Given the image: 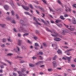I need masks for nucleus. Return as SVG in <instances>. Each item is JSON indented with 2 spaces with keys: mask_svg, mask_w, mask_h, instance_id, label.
Wrapping results in <instances>:
<instances>
[{
  "mask_svg": "<svg viewBox=\"0 0 76 76\" xmlns=\"http://www.w3.org/2000/svg\"><path fill=\"white\" fill-rule=\"evenodd\" d=\"M43 63V61H39L37 63H36L35 64L36 65H38V64H41V63Z\"/></svg>",
  "mask_w": 76,
  "mask_h": 76,
  "instance_id": "1a4fd4ad",
  "label": "nucleus"
},
{
  "mask_svg": "<svg viewBox=\"0 0 76 76\" xmlns=\"http://www.w3.org/2000/svg\"><path fill=\"white\" fill-rule=\"evenodd\" d=\"M22 6L23 7V9L26 10H28L29 9V8L28 7H25L23 5H22Z\"/></svg>",
  "mask_w": 76,
  "mask_h": 76,
  "instance_id": "f03ea898",
  "label": "nucleus"
},
{
  "mask_svg": "<svg viewBox=\"0 0 76 76\" xmlns=\"http://www.w3.org/2000/svg\"><path fill=\"white\" fill-rule=\"evenodd\" d=\"M72 23H74V24H76V20L74 18H72Z\"/></svg>",
  "mask_w": 76,
  "mask_h": 76,
  "instance_id": "20e7f679",
  "label": "nucleus"
},
{
  "mask_svg": "<svg viewBox=\"0 0 76 76\" xmlns=\"http://www.w3.org/2000/svg\"><path fill=\"white\" fill-rule=\"evenodd\" d=\"M27 42H28V43H29V44H32V42L30 41L29 40H28Z\"/></svg>",
  "mask_w": 76,
  "mask_h": 76,
  "instance_id": "72a5a7b5",
  "label": "nucleus"
},
{
  "mask_svg": "<svg viewBox=\"0 0 76 76\" xmlns=\"http://www.w3.org/2000/svg\"><path fill=\"white\" fill-rule=\"evenodd\" d=\"M42 1L45 3V4H47V3H46V1H45V0H42Z\"/></svg>",
  "mask_w": 76,
  "mask_h": 76,
  "instance_id": "79ce46f5",
  "label": "nucleus"
},
{
  "mask_svg": "<svg viewBox=\"0 0 76 76\" xmlns=\"http://www.w3.org/2000/svg\"><path fill=\"white\" fill-rule=\"evenodd\" d=\"M39 54H41V55H42L43 54V53H42V52H39Z\"/></svg>",
  "mask_w": 76,
  "mask_h": 76,
  "instance_id": "de8ad7c7",
  "label": "nucleus"
},
{
  "mask_svg": "<svg viewBox=\"0 0 76 76\" xmlns=\"http://www.w3.org/2000/svg\"><path fill=\"white\" fill-rule=\"evenodd\" d=\"M32 58L33 59H36V58H37V57H32Z\"/></svg>",
  "mask_w": 76,
  "mask_h": 76,
  "instance_id": "e2e57ef3",
  "label": "nucleus"
},
{
  "mask_svg": "<svg viewBox=\"0 0 76 76\" xmlns=\"http://www.w3.org/2000/svg\"><path fill=\"white\" fill-rule=\"evenodd\" d=\"M73 7H75V8H76V4H74L73 5Z\"/></svg>",
  "mask_w": 76,
  "mask_h": 76,
  "instance_id": "680f3d73",
  "label": "nucleus"
},
{
  "mask_svg": "<svg viewBox=\"0 0 76 76\" xmlns=\"http://www.w3.org/2000/svg\"><path fill=\"white\" fill-rule=\"evenodd\" d=\"M29 5V6H30V7H31V9H33V7H32V5L30 4Z\"/></svg>",
  "mask_w": 76,
  "mask_h": 76,
  "instance_id": "bb28decb",
  "label": "nucleus"
},
{
  "mask_svg": "<svg viewBox=\"0 0 76 76\" xmlns=\"http://www.w3.org/2000/svg\"><path fill=\"white\" fill-rule=\"evenodd\" d=\"M4 9H5L6 10H8V7L7 5H5L4 6Z\"/></svg>",
  "mask_w": 76,
  "mask_h": 76,
  "instance_id": "9d476101",
  "label": "nucleus"
},
{
  "mask_svg": "<svg viewBox=\"0 0 76 76\" xmlns=\"http://www.w3.org/2000/svg\"><path fill=\"white\" fill-rule=\"evenodd\" d=\"M53 66L54 67H57V64H56V63L55 61H54L53 62Z\"/></svg>",
  "mask_w": 76,
  "mask_h": 76,
  "instance_id": "0eeeda50",
  "label": "nucleus"
},
{
  "mask_svg": "<svg viewBox=\"0 0 76 76\" xmlns=\"http://www.w3.org/2000/svg\"><path fill=\"white\" fill-rule=\"evenodd\" d=\"M60 18L61 19H62V20H64V18H63V16H61Z\"/></svg>",
  "mask_w": 76,
  "mask_h": 76,
  "instance_id": "b1692460",
  "label": "nucleus"
},
{
  "mask_svg": "<svg viewBox=\"0 0 76 76\" xmlns=\"http://www.w3.org/2000/svg\"><path fill=\"white\" fill-rule=\"evenodd\" d=\"M10 3L11 6H12V7H13V6H14V4H13V1H11Z\"/></svg>",
  "mask_w": 76,
  "mask_h": 76,
  "instance_id": "4468645a",
  "label": "nucleus"
},
{
  "mask_svg": "<svg viewBox=\"0 0 76 76\" xmlns=\"http://www.w3.org/2000/svg\"><path fill=\"white\" fill-rule=\"evenodd\" d=\"M58 3L59 4H61V2H60V1L58 0Z\"/></svg>",
  "mask_w": 76,
  "mask_h": 76,
  "instance_id": "09e8293b",
  "label": "nucleus"
},
{
  "mask_svg": "<svg viewBox=\"0 0 76 76\" xmlns=\"http://www.w3.org/2000/svg\"><path fill=\"white\" fill-rule=\"evenodd\" d=\"M12 55H13V54L12 53H9L7 55V56H12Z\"/></svg>",
  "mask_w": 76,
  "mask_h": 76,
  "instance_id": "c9c22d12",
  "label": "nucleus"
},
{
  "mask_svg": "<svg viewBox=\"0 0 76 76\" xmlns=\"http://www.w3.org/2000/svg\"><path fill=\"white\" fill-rule=\"evenodd\" d=\"M65 7L66 8V10H65L66 12L68 11V9H69V12H70V11H71V9H70L69 8V7H66V6H65Z\"/></svg>",
  "mask_w": 76,
  "mask_h": 76,
  "instance_id": "39448f33",
  "label": "nucleus"
},
{
  "mask_svg": "<svg viewBox=\"0 0 76 76\" xmlns=\"http://www.w3.org/2000/svg\"><path fill=\"white\" fill-rule=\"evenodd\" d=\"M39 57L40 60H42L43 59V58L41 56H39Z\"/></svg>",
  "mask_w": 76,
  "mask_h": 76,
  "instance_id": "e433bc0d",
  "label": "nucleus"
},
{
  "mask_svg": "<svg viewBox=\"0 0 76 76\" xmlns=\"http://www.w3.org/2000/svg\"><path fill=\"white\" fill-rule=\"evenodd\" d=\"M16 16L17 17V19H19V16H18V15H16Z\"/></svg>",
  "mask_w": 76,
  "mask_h": 76,
  "instance_id": "774afa93",
  "label": "nucleus"
},
{
  "mask_svg": "<svg viewBox=\"0 0 76 76\" xmlns=\"http://www.w3.org/2000/svg\"><path fill=\"white\" fill-rule=\"evenodd\" d=\"M22 42L21 41H20V40H18V45H20L21 44V42Z\"/></svg>",
  "mask_w": 76,
  "mask_h": 76,
  "instance_id": "2eb2a0df",
  "label": "nucleus"
},
{
  "mask_svg": "<svg viewBox=\"0 0 76 76\" xmlns=\"http://www.w3.org/2000/svg\"><path fill=\"white\" fill-rule=\"evenodd\" d=\"M63 48H68V47L67 46H63Z\"/></svg>",
  "mask_w": 76,
  "mask_h": 76,
  "instance_id": "58836bf2",
  "label": "nucleus"
},
{
  "mask_svg": "<svg viewBox=\"0 0 76 76\" xmlns=\"http://www.w3.org/2000/svg\"><path fill=\"white\" fill-rule=\"evenodd\" d=\"M11 13H12V15H14V14H15V12L13 11H12L11 12Z\"/></svg>",
  "mask_w": 76,
  "mask_h": 76,
  "instance_id": "393cba45",
  "label": "nucleus"
},
{
  "mask_svg": "<svg viewBox=\"0 0 76 76\" xmlns=\"http://www.w3.org/2000/svg\"><path fill=\"white\" fill-rule=\"evenodd\" d=\"M13 75L14 76H16L17 75L16 73H14V72L13 73Z\"/></svg>",
  "mask_w": 76,
  "mask_h": 76,
  "instance_id": "f704fd0d",
  "label": "nucleus"
},
{
  "mask_svg": "<svg viewBox=\"0 0 76 76\" xmlns=\"http://www.w3.org/2000/svg\"><path fill=\"white\" fill-rule=\"evenodd\" d=\"M12 23H16V22H15V20H13L12 21Z\"/></svg>",
  "mask_w": 76,
  "mask_h": 76,
  "instance_id": "603ef678",
  "label": "nucleus"
},
{
  "mask_svg": "<svg viewBox=\"0 0 76 76\" xmlns=\"http://www.w3.org/2000/svg\"><path fill=\"white\" fill-rule=\"evenodd\" d=\"M43 45L44 46V47H47V45H46V44L45 43H43Z\"/></svg>",
  "mask_w": 76,
  "mask_h": 76,
  "instance_id": "7c9ffc66",
  "label": "nucleus"
},
{
  "mask_svg": "<svg viewBox=\"0 0 76 76\" xmlns=\"http://www.w3.org/2000/svg\"><path fill=\"white\" fill-rule=\"evenodd\" d=\"M52 47H55V46L56 47V45H54V44H52Z\"/></svg>",
  "mask_w": 76,
  "mask_h": 76,
  "instance_id": "13d9d810",
  "label": "nucleus"
},
{
  "mask_svg": "<svg viewBox=\"0 0 76 76\" xmlns=\"http://www.w3.org/2000/svg\"><path fill=\"white\" fill-rule=\"evenodd\" d=\"M7 20H10L11 19V18H7Z\"/></svg>",
  "mask_w": 76,
  "mask_h": 76,
  "instance_id": "3c124183",
  "label": "nucleus"
},
{
  "mask_svg": "<svg viewBox=\"0 0 76 76\" xmlns=\"http://www.w3.org/2000/svg\"><path fill=\"white\" fill-rule=\"evenodd\" d=\"M20 28L21 29V30H22V31H23L24 32V31H23V30H24V28H23V27H20Z\"/></svg>",
  "mask_w": 76,
  "mask_h": 76,
  "instance_id": "a19ab883",
  "label": "nucleus"
},
{
  "mask_svg": "<svg viewBox=\"0 0 76 76\" xmlns=\"http://www.w3.org/2000/svg\"><path fill=\"white\" fill-rule=\"evenodd\" d=\"M0 63L1 64H3V65H4V66H6V65H7L6 64L4 63H3L1 62Z\"/></svg>",
  "mask_w": 76,
  "mask_h": 76,
  "instance_id": "412c9836",
  "label": "nucleus"
},
{
  "mask_svg": "<svg viewBox=\"0 0 76 76\" xmlns=\"http://www.w3.org/2000/svg\"><path fill=\"white\" fill-rule=\"evenodd\" d=\"M28 35V34H23V37H25V36H27Z\"/></svg>",
  "mask_w": 76,
  "mask_h": 76,
  "instance_id": "4c0bfd02",
  "label": "nucleus"
},
{
  "mask_svg": "<svg viewBox=\"0 0 76 76\" xmlns=\"http://www.w3.org/2000/svg\"><path fill=\"white\" fill-rule=\"evenodd\" d=\"M55 41H61V39L59 38H55L54 39Z\"/></svg>",
  "mask_w": 76,
  "mask_h": 76,
  "instance_id": "423d86ee",
  "label": "nucleus"
},
{
  "mask_svg": "<svg viewBox=\"0 0 76 76\" xmlns=\"http://www.w3.org/2000/svg\"><path fill=\"white\" fill-rule=\"evenodd\" d=\"M73 49H70L69 50H67L65 51V53H67L68 52H69V51H72Z\"/></svg>",
  "mask_w": 76,
  "mask_h": 76,
  "instance_id": "dca6fc26",
  "label": "nucleus"
},
{
  "mask_svg": "<svg viewBox=\"0 0 76 76\" xmlns=\"http://www.w3.org/2000/svg\"><path fill=\"white\" fill-rule=\"evenodd\" d=\"M64 25L66 27V28H68L69 29V30L71 31H75V29L74 28H69V26L66 25L65 24H64Z\"/></svg>",
  "mask_w": 76,
  "mask_h": 76,
  "instance_id": "f257e3e1",
  "label": "nucleus"
},
{
  "mask_svg": "<svg viewBox=\"0 0 76 76\" xmlns=\"http://www.w3.org/2000/svg\"><path fill=\"white\" fill-rule=\"evenodd\" d=\"M26 71V69H22L21 70L22 72H25Z\"/></svg>",
  "mask_w": 76,
  "mask_h": 76,
  "instance_id": "f3484780",
  "label": "nucleus"
},
{
  "mask_svg": "<svg viewBox=\"0 0 76 76\" xmlns=\"http://www.w3.org/2000/svg\"><path fill=\"white\" fill-rule=\"evenodd\" d=\"M0 26H1L2 27H4V26H5V25L4 24H0Z\"/></svg>",
  "mask_w": 76,
  "mask_h": 76,
  "instance_id": "ea45409f",
  "label": "nucleus"
},
{
  "mask_svg": "<svg viewBox=\"0 0 76 76\" xmlns=\"http://www.w3.org/2000/svg\"><path fill=\"white\" fill-rule=\"evenodd\" d=\"M18 73L19 74V76H22V72H20L19 71H18Z\"/></svg>",
  "mask_w": 76,
  "mask_h": 76,
  "instance_id": "9b49d317",
  "label": "nucleus"
},
{
  "mask_svg": "<svg viewBox=\"0 0 76 76\" xmlns=\"http://www.w3.org/2000/svg\"><path fill=\"white\" fill-rule=\"evenodd\" d=\"M64 16H65V18H66V17H68V15H67V14L65 15H64Z\"/></svg>",
  "mask_w": 76,
  "mask_h": 76,
  "instance_id": "864d4df0",
  "label": "nucleus"
},
{
  "mask_svg": "<svg viewBox=\"0 0 76 76\" xmlns=\"http://www.w3.org/2000/svg\"><path fill=\"white\" fill-rule=\"evenodd\" d=\"M6 39H3V42H6Z\"/></svg>",
  "mask_w": 76,
  "mask_h": 76,
  "instance_id": "473e14b6",
  "label": "nucleus"
},
{
  "mask_svg": "<svg viewBox=\"0 0 76 76\" xmlns=\"http://www.w3.org/2000/svg\"><path fill=\"white\" fill-rule=\"evenodd\" d=\"M20 23H21L22 24V23H24V22L22 20H21L20 21Z\"/></svg>",
  "mask_w": 76,
  "mask_h": 76,
  "instance_id": "c756f323",
  "label": "nucleus"
},
{
  "mask_svg": "<svg viewBox=\"0 0 76 76\" xmlns=\"http://www.w3.org/2000/svg\"><path fill=\"white\" fill-rule=\"evenodd\" d=\"M71 58H72V57L71 56L70 57H66V59L68 60L69 61H70V59Z\"/></svg>",
  "mask_w": 76,
  "mask_h": 76,
  "instance_id": "6e6552de",
  "label": "nucleus"
},
{
  "mask_svg": "<svg viewBox=\"0 0 76 76\" xmlns=\"http://www.w3.org/2000/svg\"><path fill=\"white\" fill-rule=\"evenodd\" d=\"M35 45L36 46H37V47H39V45L37 43H35Z\"/></svg>",
  "mask_w": 76,
  "mask_h": 76,
  "instance_id": "2f4dec72",
  "label": "nucleus"
},
{
  "mask_svg": "<svg viewBox=\"0 0 76 76\" xmlns=\"http://www.w3.org/2000/svg\"><path fill=\"white\" fill-rule=\"evenodd\" d=\"M63 59V60H67V57H63L62 58Z\"/></svg>",
  "mask_w": 76,
  "mask_h": 76,
  "instance_id": "cd10ccee",
  "label": "nucleus"
},
{
  "mask_svg": "<svg viewBox=\"0 0 76 76\" xmlns=\"http://www.w3.org/2000/svg\"><path fill=\"white\" fill-rule=\"evenodd\" d=\"M51 35H52V36H53V37H57V36L58 35V34L57 33H56V35H54L53 34H51Z\"/></svg>",
  "mask_w": 76,
  "mask_h": 76,
  "instance_id": "f8f14e48",
  "label": "nucleus"
},
{
  "mask_svg": "<svg viewBox=\"0 0 76 76\" xmlns=\"http://www.w3.org/2000/svg\"><path fill=\"white\" fill-rule=\"evenodd\" d=\"M29 65L30 66V67H34L35 65L33 64H29Z\"/></svg>",
  "mask_w": 76,
  "mask_h": 76,
  "instance_id": "4be33fe9",
  "label": "nucleus"
},
{
  "mask_svg": "<svg viewBox=\"0 0 76 76\" xmlns=\"http://www.w3.org/2000/svg\"><path fill=\"white\" fill-rule=\"evenodd\" d=\"M39 9H40L41 10H42V11H44V9H43L42 8V7H39Z\"/></svg>",
  "mask_w": 76,
  "mask_h": 76,
  "instance_id": "c85d7f7f",
  "label": "nucleus"
},
{
  "mask_svg": "<svg viewBox=\"0 0 76 76\" xmlns=\"http://www.w3.org/2000/svg\"><path fill=\"white\" fill-rule=\"evenodd\" d=\"M34 39L36 40L37 39H38V37H34Z\"/></svg>",
  "mask_w": 76,
  "mask_h": 76,
  "instance_id": "37998d69",
  "label": "nucleus"
},
{
  "mask_svg": "<svg viewBox=\"0 0 76 76\" xmlns=\"http://www.w3.org/2000/svg\"><path fill=\"white\" fill-rule=\"evenodd\" d=\"M41 20H42V22H43V23H45V24H46V23H45V21H44V20H43L42 19H41Z\"/></svg>",
  "mask_w": 76,
  "mask_h": 76,
  "instance_id": "49530a36",
  "label": "nucleus"
},
{
  "mask_svg": "<svg viewBox=\"0 0 76 76\" xmlns=\"http://www.w3.org/2000/svg\"><path fill=\"white\" fill-rule=\"evenodd\" d=\"M46 31H49V32H52V31L50 30H49V29H48V28H46Z\"/></svg>",
  "mask_w": 76,
  "mask_h": 76,
  "instance_id": "a211bd4d",
  "label": "nucleus"
},
{
  "mask_svg": "<svg viewBox=\"0 0 76 76\" xmlns=\"http://www.w3.org/2000/svg\"><path fill=\"white\" fill-rule=\"evenodd\" d=\"M34 20H35V21H36V23H37V24H38V25H41V23H38V21H37V19L36 18H35V17H34Z\"/></svg>",
  "mask_w": 76,
  "mask_h": 76,
  "instance_id": "7ed1b4c3",
  "label": "nucleus"
},
{
  "mask_svg": "<svg viewBox=\"0 0 76 76\" xmlns=\"http://www.w3.org/2000/svg\"><path fill=\"white\" fill-rule=\"evenodd\" d=\"M51 70H52V69H48V71H49V72H50V71H51Z\"/></svg>",
  "mask_w": 76,
  "mask_h": 76,
  "instance_id": "4d7b16f0",
  "label": "nucleus"
},
{
  "mask_svg": "<svg viewBox=\"0 0 76 76\" xmlns=\"http://www.w3.org/2000/svg\"><path fill=\"white\" fill-rule=\"evenodd\" d=\"M14 31H15V32H17V31H16V30L15 28H14Z\"/></svg>",
  "mask_w": 76,
  "mask_h": 76,
  "instance_id": "338daca9",
  "label": "nucleus"
},
{
  "mask_svg": "<svg viewBox=\"0 0 76 76\" xmlns=\"http://www.w3.org/2000/svg\"><path fill=\"white\" fill-rule=\"evenodd\" d=\"M24 13L26 14V15H29L30 16H31V15L29 14V13L28 12H25Z\"/></svg>",
  "mask_w": 76,
  "mask_h": 76,
  "instance_id": "ddd939ff",
  "label": "nucleus"
},
{
  "mask_svg": "<svg viewBox=\"0 0 76 76\" xmlns=\"http://www.w3.org/2000/svg\"><path fill=\"white\" fill-rule=\"evenodd\" d=\"M36 11L37 12V13H38V15H39V11H38L37 10H36Z\"/></svg>",
  "mask_w": 76,
  "mask_h": 76,
  "instance_id": "c03bdc74",
  "label": "nucleus"
},
{
  "mask_svg": "<svg viewBox=\"0 0 76 76\" xmlns=\"http://www.w3.org/2000/svg\"><path fill=\"white\" fill-rule=\"evenodd\" d=\"M42 14L43 15V16H42V17L43 18H44V16H45V14H43V13H42Z\"/></svg>",
  "mask_w": 76,
  "mask_h": 76,
  "instance_id": "0e129e2a",
  "label": "nucleus"
},
{
  "mask_svg": "<svg viewBox=\"0 0 76 76\" xmlns=\"http://www.w3.org/2000/svg\"><path fill=\"white\" fill-rule=\"evenodd\" d=\"M49 9H50V11L53 12V10H52V9H51V8L50 7H49Z\"/></svg>",
  "mask_w": 76,
  "mask_h": 76,
  "instance_id": "5fc2aeb1",
  "label": "nucleus"
},
{
  "mask_svg": "<svg viewBox=\"0 0 76 76\" xmlns=\"http://www.w3.org/2000/svg\"><path fill=\"white\" fill-rule=\"evenodd\" d=\"M25 61H22L21 62H20V63H23Z\"/></svg>",
  "mask_w": 76,
  "mask_h": 76,
  "instance_id": "6e6d98bb",
  "label": "nucleus"
},
{
  "mask_svg": "<svg viewBox=\"0 0 76 76\" xmlns=\"http://www.w3.org/2000/svg\"><path fill=\"white\" fill-rule=\"evenodd\" d=\"M71 66L72 67H75V65H72Z\"/></svg>",
  "mask_w": 76,
  "mask_h": 76,
  "instance_id": "bf43d9fd",
  "label": "nucleus"
},
{
  "mask_svg": "<svg viewBox=\"0 0 76 76\" xmlns=\"http://www.w3.org/2000/svg\"><path fill=\"white\" fill-rule=\"evenodd\" d=\"M8 41H10V42H12V40H10V39H8Z\"/></svg>",
  "mask_w": 76,
  "mask_h": 76,
  "instance_id": "a18cd8bd",
  "label": "nucleus"
},
{
  "mask_svg": "<svg viewBox=\"0 0 76 76\" xmlns=\"http://www.w3.org/2000/svg\"><path fill=\"white\" fill-rule=\"evenodd\" d=\"M17 48L18 51H19L20 50V49H19V48L17 47Z\"/></svg>",
  "mask_w": 76,
  "mask_h": 76,
  "instance_id": "8fccbe9b",
  "label": "nucleus"
},
{
  "mask_svg": "<svg viewBox=\"0 0 76 76\" xmlns=\"http://www.w3.org/2000/svg\"><path fill=\"white\" fill-rule=\"evenodd\" d=\"M57 26H59V27H61L62 26V25H61V24H60L59 25L57 24Z\"/></svg>",
  "mask_w": 76,
  "mask_h": 76,
  "instance_id": "a878e982",
  "label": "nucleus"
},
{
  "mask_svg": "<svg viewBox=\"0 0 76 76\" xmlns=\"http://www.w3.org/2000/svg\"><path fill=\"white\" fill-rule=\"evenodd\" d=\"M66 54L67 55H68V56H70V53H67Z\"/></svg>",
  "mask_w": 76,
  "mask_h": 76,
  "instance_id": "052dcab7",
  "label": "nucleus"
},
{
  "mask_svg": "<svg viewBox=\"0 0 76 76\" xmlns=\"http://www.w3.org/2000/svg\"><path fill=\"white\" fill-rule=\"evenodd\" d=\"M1 46L2 47H5V46L4 45H2Z\"/></svg>",
  "mask_w": 76,
  "mask_h": 76,
  "instance_id": "69168bd1",
  "label": "nucleus"
},
{
  "mask_svg": "<svg viewBox=\"0 0 76 76\" xmlns=\"http://www.w3.org/2000/svg\"><path fill=\"white\" fill-rule=\"evenodd\" d=\"M58 53L59 54H61V51L60 50H58Z\"/></svg>",
  "mask_w": 76,
  "mask_h": 76,
  "instance_id": "6ab92c4d",
  "label": "nucleus"
},
{
  "mask_svg": "<svg viewBox=\"0 0 76 76\" xmlns=\"http://www.w3.org/2000/svg\"><path fill=\"white\" fill-rule=\"evenodd\" d=\"M57 56H55V57H53V60H56V58H57Z\"/></svg>",
  "mask_w": 76,
  "mask_h": 76,
  "instance_id": "5701e85b",
  "label": "nucleus"
},
{
  "mask_svg": "<svg viewBox=\"0 0 76 76\" xmlns=\"http://www.w3.org/2000/svg\"><path fill=\"white\" fill-rule=\"evenodd\" d=\"M61 20H58L56 21V23H58L59 22H61Z\"/></svg>",
  "mask_w": 76,
  "mask_h": 76,
  "instance_id": "aec40b11",
  "label": "nucleus"
}]
</instances>
